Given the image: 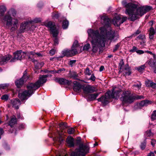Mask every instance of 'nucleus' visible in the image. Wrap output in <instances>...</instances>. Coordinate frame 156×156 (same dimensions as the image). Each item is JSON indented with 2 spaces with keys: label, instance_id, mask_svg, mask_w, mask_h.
Instances as JSON below:
<instances>
[{
  "label": "nucleus",
  "instance_id": "49530a36",
  "mask_svg": "<svg viewBox=\"0 0 156 156\" xmlns=\"http://www.w3.org/2000/svg\"><path fill=\"white\" fill-rule=\"evenodd\" d=\"M152 83V82L151 81L148 80L145 82V84L147 87L151 86V87Z\"/></svg>",
  "mask_w": 156,
  "mask_h": 156
},
{
  "label": "nucleus",
  "instance_id": "680f3d73",
  "mask_svg": "<svg viewBox=\"0 0 156 156\" xmlns=\"http://www.w3.org/2000/svg\"><path fill=\"white\" fill-rule=\"evenodd\" d=\"M41 20L40 18H35L33 21V22L35 23H38Z\"/></svg>",
  "mask_w": 156,
  "mask_h": 156
},
{
  "label": "nucleus",
  "instance_id": "9d476101",
  "mask_svg": "<svg viewBox=\"0 0 156 156\" xmlns=\"http://www.w3.org/2000/svg\"><path fill=\"white\" fill-rule=\"evenodd\" d=\"M111 94V91H109L107 92L104 96H102L101 98L98 99L99 101L101 102L103 105H106L107 104L109 101L108 100L111 98L110 94Z\"/></svg>",
  "mask_w": 156,
  "mask_h": 156
},
{
  "label": "nucleus",
  "instance_id": "bf43d9fd",
  "mask_svg": "<svg viewBox=\"0 0 156 156\" xmlns=\"http://www.w3.org/2000/svg\"><path fill=\"white\" fill-rule=\"evenodd\" d=\"M151 87L156 89V83L152 82L151 83Z\"/></svg>",
  "mask_w": 156,
  "mask_h": 156
},
{
  "label": "nucleus",
  "instance_id": "4c0bfd02",
  "mask_svg": "<svg viewBox=\"0 0 156 156\" xmlns=\"http://www.w3.org/2000/svg\"><path fill=\"white\" fill-rule=\"evenodd\" d=\"M120 44V43H118L115 46L114 49L113 50V52H115L119 48Z\"/></svg>",
  "mask_w": 156,
  "mask_h": 156
},
{
  "label": "nucleus",
  "instance_id": "4be33fe9",
  "mask_svg": "<svg viewBox=\"0 0 156 156\" xmlns=\"http://www.w3.org/2000/svg\"><path fill=\"white\" fill-rule=\"evenodd\" d=\"M66 142L68 146L70 147H73L74 146V139L71 137H67Z\"/></svg>",
  "mask_w": 156,
  "mask_h": 156
},
{
  "label": "nucleus",
  "instance_id": "6ab92c4d",
  "mask_svg": "<svg viewBox=\"0 0 156 156\" xmlns=\"http://www.w3.org/2000/svg\"><path fill=\"white\" fill-rule=\"evenodd\" d=\"M152 102L147 100H144L140 102L138 104V106L140 108H141L144 106H147L151 104Z\"/></svg>",
  "mask_w": 156,
  "mask_h": 156
},
{
  "label": "nucleus",
  "instance_id": "58836bf2",
  "mask_svg": "<svg viewBox=\"0 0 156 156\" xmlns=\"http://www.w3.org/2000/svg\"><path fill=\"white\" fill-rule=\"evenodd\" d=\"M134 98V100L136 99H144V97L143 95H136L133 96Z\"/></svg>",
  "mask_w": 156,
  "mask_h": 156
},
{
  "label": "nucleus",
  "instance_id": "f3484780",
  "mask_svg": "<svg viewBox=\"0 0 156 156\" xmlns=\"http://www.w3.org/2000/svg\"><path fill=\"white\" fill-rule=\"evenodd\" d=\"M55 81L60 84L69 85L70 84V82L68 80L63 78H56L55 79Z\"/></svg>",
  "mask_w": 156,
  "mask_h": 156
},
{
  "label": "nucleus",
  "instance_id": "c03bdc74",
  "mask_svg": "<svg viewBox=\"0 0 156 156\" xmlns=\"http://www.w3.org/2000/svg\"><path fill=\"white\" fill-rule=\"evenodd\" d=\"M58 35H57L56 36H53L54 37V44L55 45L58 44V39L57 38V36Z\"/></svg>",
  "mask_w": 156,
  "mask_h": 156
},
{
  "label": "nucleus",
  "instance_id": "774afa93",
  "mask_svg": "<svg viewBox=\"0 0 156 156\" xmlns=\"http://www.w3.org/2000/svg\"><path fill=\"white\" fill-rule=\"evenodd\" d=\"M145 43V40H141V41H140V44L141 45L144 46V45Z\"/></svg>",
  "mask_w": 156,
  "mask_h": 156
},
{
  "label": "nucleus",
  "instance_id": "7c9ffc66",
  "mask_svg": "<svg viewBox=\"0 0 156 156\" xmlns=\"http://www.w3.org/2000/svg\"><path fill=\"white\" fill-rule=\"evenodd\" d=\"M69 25V22L67 20H64L62 23V27L63 29H66L67 28Z\"/></svg>",
  "mask_w": 156,
  "mask_h": 156
},
{
  "label": "nucleus",
  "instance_id": "20e7f679",
  "mask_svg": "<svg viewBox=\"0 0 156 156\" xmlns=\"http://www.w3.org/2000/svg\"><path fill=\"white\" fill-rule=\"evenodd\" d=\"M75 143L77 145H79V148L72 152L70 154V156H85L89 152V146L87 144H84L79 141L76 140Z\"/></svg>",
  "mask_w": 156,
  "mask_h": 156
},
{
  "label": "nucleus",
  "instance_id": "dca6fc26",
  "mask_svg": "<svg viewBox=\"0 0 156 156\" xmlns=\"http://www.w3.org/2000/svg\"><path fill=\"white\" fill-rule=\"evenodd\" d=\"M82 87V85L79 82L76 81L73 82V88L74 91L79 92L80 91Z\"/></svg>",
  "mask_w": 156,
  "mask_h": 156
},
{
  "label": "nucleus",
  "instance_id": "aec40b11",
  "mask_svg": "<svg viewBox=\"0 0 156 156\" xmlns=\"http://www.w3.org/2000/svg\"><path fill=\"white\" fill-rule=\"evenodd\" d=\"M11 101L13 107L16 109L19 108V106L21 104V103L18 99L12 100Z\"/></svg>",
  "mask_w": 156,
  "mask_h": 156
},
{
  "label": "nucleus",
  "instance_id": "f8f14e48",
  "mask_svg": "<svg viewBox=\"0 0 156 156\" xmlns=\"http://www.w3.org/2000/svg\"><path fill=\"white\" fill-rule=\"evenodd\" d=\"M121 91V89L116 87L113 88L112 92H111V94H110L111 98L118 99L119 98Z\"/></svg>",
  "mask_w": 156,
  "mask_h": 156
},
{
  "label": "nucleus",
  "instance_id": "5701e85b",
  "mask_svg": "<svg viewBox=\"0 0 156 156\" xmlns=\"http://www.w3.org/2000/svg\"><path fill=\"white\" fill-rule=\"evenodd\" d=\"M154 59H151L149 64L151 66L154 67L156 66V57L154 54L153 55Z\"/></svg>",
  "mask_w": 156,
  "mask_h": 156
},
{
  "label": "nucleus",
  "instance_id": "a211bd4d",
  "mask_svg": "<svg viewBox=\"0 0 156 156\" xmlns=\"http://www.w3.org/2000/svg\"><path fill=\"white\" fill-rule=\"evenodd\" d=\"M12 57V56L9 55L3 56L1 58V61H0V64L3 65L5 64L11 59Z\"/></svg>",
  "mask_w": 156,
  "mask_h": 156
},
{
  "label": "nucleus",
  "instance_id": "79ce46f5",
  "mask_svg": "<svg viewBox=\"0 0 156 156\" xmlns=\"http://www.w3.org/2000/svg\"><path fill=\"white\" fill-rule=\"evenodd\" d=\"M78 46V42L77 41H75L73 44L72 49H74V48L77 47Z\"/></svg>",
  "mask_w": 156,
  "mask_h": 156
},
{
  "label": "nucleus",
  "instance_id": "473e14b6",
  "mask_svg": "<svg viewBox=\"0 0 156 156\" xmlns=\"http://www.w3.org/2000/svg\"><path fill=\"white\" fill-rule=\"evenodd\" d=\"M152 135L150 130L147 131L144 134V137L146 139L148 137H150Z\"/></svg>",
  "mask_w": 156,
  "mask_h": 156
},
{
  "label": "nucleus",
  "instance_id": "bb28decb",
  "mask_svg": "<svg viewBox=\"0 0 156 156\" xmlns=\"http://www.w3.org/2000/svg\"><path fill=\"white\" fill-rule=\"evenodd\" d=\"M124 72L126 75H129L131 74L130 68L129 66H126L124 69Z\"/></svg>",
  "mask_w": 156,
  "mask_h": 156
},
{
  "label": "nucleus",
  "instance_id": "a18cd8bd",
  "mask_svg": "<svg viewBox=\"0 0 156 156\" xmlns=\"http://www.w3.org/2000/svg\"><path fill=\"white\" fill-rule=\"evenodd\" d=\"M85 73V74L89 76L91 75V73L90 72V70L88 68H87L86 69Z\"/></svg>",
  "mask_w": 156,
  "mask_h": 156
},
{
  "label": "nucleus",
  "instance_id": "de8ad7c7",
  "mask_svg": "<svg viewBox=\"0 0 156 156\" xmlns=\"http://www.w3.org/2000/svg\"><path fill=\"white\" fill-rule=\"evenodd\" d=\"M154 33L155 32L154 28L152 27H151L149 30V34L154 35Z\"/></svg>",
  "mask_w": 156,
  "mask_h": 156
},
{
  "label": "nucleus",
  "instance_id": "9b49d317",
  "mask_svg": "<svg viewBox=\"0 0 156 156\" xmlns=\"http://www.w3.org/2000/svg\"><path fill=\"white\" fill-rule=\"evenodd\" d=\"M77 53V50L75 49H72L71 50L65 49L62 52V54L63 56L62 57L65 56L71 57L75 55Z\"/></svg>",
  "mask_w": 156,
  "mask_h": 156
},
{
  "label": "nucleus",
  "instance_id": "a878e982",
  "mask_svg": "<svg viewBox=\"0 0 156 156\" xmlns=\"http://www.w3.org/2000/svg\"><path fill=\"white\" fill-rule=\"evenodd\" d=\"M6 11V7L3 5L0 6V16H2Z\"/></svg>",
  "mask_w": 156,
  "mask_h": 156
},
{
  "label": "nucleus",
  "instance_id": "7ed1b4c3",
  "mask_svg": "<svg viewBox=\"0 0 156 156\" xmlns=\"http://www.w3.org/2000/svg\"><path fill=\"white\" fill-rule=\"evenodd\" d=\"M48 76V75H40L39 80L36 82L34 83H30L27 86V90H24L22 93L19 94V98L22 101L27 99V97L30 96L35 90L40 87L41 84L46 82L47 78Z\"/></svg>",
  "mask_w": 156,
  "mask_h": 156
},
{
  "label": "nucleus",
  "instance_id": "72a5a7b5",
  "mask_svg": "<svg viewBox=\"0 0 156 156\" xmlns=\"http://www.w3.org/2000/svg\"><path fill=\"white\" fill-rule=\"evenodd\" d=\"M51 16L53 19H57L58 18L59 15L58 13L55 12L52 13Z\"/></svg>",
  "mask_w": 156,
  "mask_h": 156
},
{
  "label": "nucleus",
  "instance_id": "2eb2a0df",
  "mask_svg": "<svg viewBox=\"0 0 156 156\" xmlns=\"http://www.w3.org/2000/svg\"><path fill=\"white\" fill-rule=\"evenodd\" d=\"M27 55L28 57V59L29 60L32 61L35 64L37 63V61L34 58L36 57L35 52L34 51L28 52L27 53Z\"/></svg>",
  "mask_w": 156,
  "mask_h": 156
},
{
  "label": "nucleus",
  "instance_id": "37998d69",
  "mask_svg": "<svg viewBox=\"0 0 156 156\" xmlns=\"http://www.w3.org/2000/svg\"><path fill=\"white\" fill-rule=\"evenodd\" d=\"M8 87L7 84H0V89H4Z\"/></svg>",
  "mask_w": 156,
  "mask_h": 156
},
{
  "label": "nucleus",
  "instance_id": "1a4fd4ad",
  "mask_svg": "<svg viewBox=\"0 0 156 156\" xmlns=\"http://www.w3.org/2000/svg\"><path fill=\"white\" fill-rule=\"evenodd\" d=\"M29 78L27 74L26 71L24 72L22 77L19 80L15 82V84L18 87H20Z\"/></svg>",
  "mask_w": 156,
  "mask_h": 156
},
{
  "label": "nucleus",
  "instance_id": "864d4df0",
  "mask_svg": "<svg viewBox=\"0 0 156 156\" xmlns=\"http://www.w3.org/2000/svg\"><path fill=\"white\" fill-rule=\"evenodd\" d=\"M96 77L94 76V75L93 74L91 75L90 77L89 78V80H92V81H94L95 80Z\"/></svg>",
  "mask_w": 156,
  "mask_h": 156
},
{
  "label": "nucleus",
  "instance_id": "603ef678",
  "mask_svg": "<svg viewBox=\"0 0 156 156\" xmlns=\"http://www.w3.org/2000/svg\"><path fill=\"white\" fill-rule=\"evenodd\" d=\"M76 62V60H71L69 62V65L72 66Z\"/></svg>",
  "mask_w": 156,
  "mask_h": 156
},
{
  "label": "nucleus",
  "instance_id": "a19ab883",
  "mask_svg": "<svg viewBox=\"0 0 156 156\" xmlns=\"http://www.w3.org/2000/svg\"><path fill=\"white\" fill-rule=\"evenodd\" d=\"M9 98V96L6 94H5L2 95L1 98V99L2 100H5V101H7L8 100Z\"/></svg>",
  "mask_w": 156,
  "mask_h": 156
},
{
  "label": "nucleus",
  "instance_id": "4d7b16f0",
  "mask_svg": "<svg viewBox=\"0 0 156 156\" xmlns=\"http://www.w3.org/2000/svg\"><path fill=\"white\" fill-rule=\"evenodd\" d=\"M65 70V69L64 68H61L56 70V72H55L56 73H61L62 71H64Z\"/></svg>",
  "mask_w": 156,
  "mask_h": 156
},
{
  "label": "nucleus",
  "instance_id": "423d86ee",
  "mask_svg": "<svg viewBox=\"0 0 156 156\" xmlns=\"http://www.w3.org/2000/svg\"><path fill=\"white\" fill-rule=\"evenodd\" d=\"M120 99L123 104H130L134 101V98L130 91L126 90L121 94Z\"/></svg>",
  "mask_w": 156,
  "mask_h": 156
},
{
  "label": "nucleus",
  "instance_id": "6e6d98bb",
  "mask_svg": "<svg viewBox=\"0 0 156 156\" xmlns=\"http://www.w3.org/2000/svg\"><path fill=\"white\" fill-rule=\"evenodd\" d=\"M55 50L54 49H53L49 51L50 54L51 55H54L55 54Z\"/></svg>",
  "mask_w": 156,
  "mask_h": 156
},
{
  "label": "nucleus",
  "instance_id": "f704fd0d",
  "mask_svg": "<svg viewBox=\"0 0 156 156\" xmlns=\"http://www.w3.org/2000/svg\"><path fill=\"white\" fill-rule=\"evenodd\" d=\"M151 119L152 120H154L156 119V111H153L151 116Z\"/></svg>",
  "mask_w": 156,
  "mask_h": 156
},
{
  "label": "nucleus",
  "instance_id": "5fc2aeb1",
  "mask_svg": "<svg viewBox=\"0 0 156 156\" xmlns=\"http://www.w3.org/2000/svg\"><path fill=\"white\" fill-rule=\"evenodd\" d=\"M127 18L126 16L123 17L122 18V19H121V23H123L125 21L127 20Z\"/></svg>",
  "mask_w": 156,
  "mask_h": 156
},
{
  "label": "nucleus",
  "instance_id": "39448f33",
  "mask_svg": "<svg viewBox=\"0 0 156 156\" xmlns=\"http://www.w3.org/2000/svg\"><path fill=\"white\" fill-rule=\"evenodd\" d=\"M3 22L6 24V26L9 28L11 27V31L15 30L19 26V21L18 19L12 18L9 14L4 16L2 19Z\"/></svg>",
  "mask_w": 156,
  "mask_h": 156
},
{
  "label": "nucleus",
  "instance_id": "6e6552de",
  "mask_svg": "<svg viewBox=\"0 0 156 156\" xmlns=\"http://www.w3.org/2000/svg\"><path fill=\"white\" fill-rule=\"evenodd\" d=\"M45 26L49 28L51 33L53 36H56L59 33L58 29L56 27L55 23L51 21L45 24Z\"/></svg>",
  "mask_w": 156,
  "mask_h": 156
},
{
  "label": "nucleus",
  "instance_id": "0e129e2a",
  "mask_svg": "<svg viewBox=\"0 0 156 156\" xmlns=\"http://www.w3.org/2000/svg\"><path fill=\"white\" fill-rule=\"evenodd\" d=\"M146 146V144L144 143V144H141V148L142 149H144L145 148Z\"/></svg>",
  "mask_w": 156,
  "mask_h": 156
},
{
  "label": "nucleus",
  "instance_id": "ea45409f",
  "mask_svg": "<svg viewBox=\"0 0 156 156\" xmlns=\"http://www.w3.org/2000/svg\"><path fill=\"white\" fill-rule=\"evenodd\" d=\"M38 65H40V66H37V65H36L35 66V68L36 69H40L43 66L44 63L43 62L38 63Z\"/></svg>",
  "mask_w": 156,
  "mask_h": 156
},
{
  "label": "nucleus",
  "instance_id": "412c9836",
  "mask_svg": "<svg viewBox=\"0 0 156 156\" xmlns=\"http://www.w3.org/2000/svg\"><path fill=\"white\" fill-rule=\"evenodd\" d=\"M121 22V17L119 16H115L112 20L113 23L115 26H119L122 24Z\"/></svg>",
  "mask_w": 156,
  "mask_h": 156
},
{
  "label": "nucleus",
  "instance_id": "338daca9",
  "mask_svg": "<svg viewBox=\"0 0 156 156\" xmlns=\"http://www.w3.org/2000/svg\"><path fill=\"white\" fill-rule=\"evenodd\" d=\"M147 156H155L153 152H151L150 153H149L148 155H147Z\"/></svg>",
  "mask_w": 156,
  "mask_h": 156
},
{
  "label": "nucleus",
  "instance_id": "b1692460",
  "mask_svg": "<svg viewBox=\"0 0 156 156\" xmlns=\"http://www.w3.org/2000/svg\"><path fill=\"white\" fill-rule=\"evenodd\" d=\"M16 122V118L15 116H14L12 117L9 121V125L11 127H12L13 125L15 124Z\"/></svg>",
  "mask_w": 156,
  "mask_h": 156
},
{
  "label": "nucleus",
  "instance_id": "f03ea898",
  "mask_svg": "<svg viewBox=\"0 0 156 156\" xmlns=\"http://www.w3.org/2000/svg\"><path fill=\"white\" fill-rule=\"evenodd\" d=\"M123 4V5L126 8V14L128 15V19L132 21L135 20L138 18V16H142L152 9L149 6L140 7L137 9V6L136 5L131 3L126 4V2Z\"/></svg>",
  "mask_w": 156,
  "mask_h": 156
},
{
  "label": "nucleus",
  "instance_id": "cd10ccee",
  "mask_svg": "<svg viewBox=\"0 0 156 156\" xmlns=\"http://www.w3.org/2000/svg\"><path fill=\"white\" fill-rule=\"evenodd\" d=\"M141 84L140 82L138 83H135L133 85V87L134 89L135 90H139L141 88Z\"/></svg>",
  "mask_w": 156,
  "mask_h": 156
},
{
  "label": "nucleus",
  "instance_id": "ddd939ff",
  "mask_svg": "<svg viewBox=\"0 0 156 156\" xmlns=\"http://www.w3.org/2000/svg\"><path fill=\"white\" fill-rule=\"evenodd\" d=\"M83 90L86 94L92 93L97 90L94 87L90 85L84 86L83 87Z\"/></svg>",
  "mask_w": 156,
  "mask_h": 156
},
{
  "label": "nucleus",
  "instance_id": "c756f323",
  "mask_svg": "<svg viewBox=\"0 0 156 156\" xmlns=\"http://www.w3.org/2000/svg\"><path fill=\"white\" fill-rule=\"evenodd\" d=\"M145 68L146 66L145 65H143L140 66L136 67L135 69L137 70L140 72H141Z\"/></svg>",
  "mask_w": 156,
  "mask_h": 156
},
{
  "label": "nucleus",
  "instance_id": "e433bc0d",
  "mask_svg": "<svg viewBox=\"0 0 156 156\" xmlns=\"http://www.w3.org/2000/svg\"><path fill=\"white\" fill-rule=\"evenodd\" d=\"M74 129L73 128H69L68 129L67 132L69 134H71L74 133Z\"/></svg>",
  "mask_w": 156,
  "mask_h": 156
},
{
  "label": "nucleus",
  "instance_id": "0eeeda50",
  "mask_svg": "<svg viewBox=\"0 0 156 156\" xmlns=\"http://www.w3.org/2000/svg\"><path fill=\"white\" fill-rule=\"evenodd\" d=\"M22 51V50H19L16 51L14 53V57L10 61L11 62H13L16 61V60H20L25 57L27 55V53Z\"/></svg>",
  "mask_w": 156,
  "mask_h": 156
},
{
  "label": "nucleus",
  "instance_id": "052dcab7",
  "mask_svg": "<svg viewBox=\"0 0 156 156\" xmlns=\"http://www.w3.org/2000/svg\"><path fill=\"white\" fill-rule=\"evenodd\" d=\"M151 145L153 146H154V145L156 143V141L152 139L151 140Z\"/></svg>",
  "mask_w": 156,
  "mask_h": 156
},
{
  "label": "nucleus",
  "instance_id": "c85d7f7f",
  "mask_svg": "<svg viewBox=\"0 0 156 156\" xmlns=\"http://www.w3.org/2000/svg\"><path fill=\"white\" fill-rule=\"evenodd\" d=\"M78 76L76 72H73L70 73V77L75 80H78Z\"/></svg>",
  "mask_w": 156,
  "mask_h": 156
},
{
  "label": "nucleus",
  "instance_id": "2f4dec72",
  "mask_svg": "<svg viewBox=\"0 0 156 156\" xmlns=\"http://www.w3.org/2000/svg\"><path fill=\"white\" fill-rule=\"evenodd\" d=\"M59 127L61 129H64L67 128V124L65 122H62L59 124Z\"/></svg>",
  "mask_w": 156,
  "mask_h": 156
},
{
  "label": "nucleus",
  "instance_id": "f257e3e1",
  "mask_svg": "<svg viewBox=\"0 0 156 156\" xmlns=\"http://www.w3.org/2000/svg\"><path fill=\"white\" fill-rule=\"evenodd\" d=\"M102 21L104 26H109L110 23V20L106 16L101 17ZM101 30L100 34L98 30L89 29L87 30L89 38H91L90 42L91 44L92 51L94 53L97 52L98 49L101 47L105 46L106 41L110 40L111 41H115L117 39L115 33L112 31L107 33L105 34L106 32V28L105 27L99 28Z\"/></svg>",
  "mask_w": 156,
  "mask_h": 156
},
{
  "label": "nucleus",
  "instance_id": "3c124183",
  "mask_svg": "<svg viewBox=\"0 0 156 156\" xmlns=\"http://www.w3.org/2000/svg\"><path fill=\"white\" fill-rule=\"evenodd\" d=\"M137 48L135 46H133L132 48L129 51L130 52H133L135 51L136 52V51H137Z\"/></svg>",
  "mask_w": 156,
  "mask_h": 156
},
{
  "label": "nucleus",
  "instance_id": "13d9d810",
  "mask_svg": "<svg viewBox=\"0 0 156 156\" xmlns=\"http://www.w3.org/2000/svg\"><path fill=\"white\" fill-rule=\"evenodd\" d=\"M124 65V63L122 59L121 60L119 63V66H120V69H121L122 66Z\"/></svg>",
  "mask_w": 156,
  "mask_h": 156
},
{
  "label": "nucleus",
  "instance_id": "69168bd1",
  "mask_svg": "<svg viewBox=\"0 0 156 156\" xmlns=\"http://www.w3.org/2000/svg\"><path fill=\"white\" fill-rule=\"evenodd\" d=\"M4 133V131L2 129L0 128V139L1 138V136Z\"/></svg>",
  "mask_w": 156,
  "mask_h": 156
},
{
  "label": "nucleus",
  "instance_id": "8fccbe9b",
  "mask_svg": "<svg viewBox=\"0 0 156 156\" xmlns=\"http://www.w3.org/2000/svg\"><path fill=\"white\" fill-rule=\"evenodd\" d=\"M140 33V31L139 30H137L135 33L133 34L131 36L132 37H135Z\"/></svg>",
  "mask_w": 156,
  "mask_h": 156
},
{
  "label": "nucleus",
  "instance_id": "c9c22d12",
  "mask_svg": "<svg viewBox=\"0 0 156 156\" xmlns=\"http://www.w3.org/2000/svg\"><path fill=\"white\" fill-rule=\"evenodd\" d=\"M90 44H85L83 48V49L84 50H85L87 51L90 48Z\"/></svg>",
  "mask_w": 156,
  "mask_h": 156
},
{
  "label": "nucleus",
  "instance_id": "4468645a",
  "mask_svg": "<svg viewBox=\"0 0 156 156\" xmlns=\"http://www.w3.org/2000/svg\"><path fill=\"white\" fill-rule=\"evenodd\" d=\"M32 22V21H29L24 22L21 23L20 27V29L21 31L23 32L25 31V30H28L30 28V24Z\"/></svg>",
  "mask_w": 156,
  "mask_h": 156
},
{
  "label": "nucleus",
  "instance_id": "393cba45",
  "mask_svg": "<svg viewBox=\"0 0 156 156\" xmlns=\"http://www.w3.org/2000/svg\"><path fill=\"white\" fill-rule=\"evenodd\" d=\"M98 95V93L93 94L89 95L88 98L90 100L92 101L95 100Z\"/></svg>",
  "mask_w": 156,
  "mask_h": 156
},
{
  "label": "nucleus",
  "instance_id": "09e8293b",
  "mask_svg": "<svg viewBox=\"0 0 156 156\" xmlns=\"http://www.w3.org/2000/svg\"><path fill=\"white\" fill-rule=\"evenodd\" d=\"M137 38H138L140 40H145V37L144 35H140L137 37Z\"/></svg>",
  "mask_w": 156,
  "mask_h": 156
},
{
  "label": "nucleus",
  "instance_id": "e2e57ef3",
  "mask_svg": "<svg viewBox=\"0 0 156 156\" xmlns=\"http://www.w3.org/2000/svg\"><path fill=\"white\" fill-rule=\"evenodd\" d=\"M136 52L137 53L139 54H142L144 53V51L141 50H137L136 51Z\"/></svg>",
  "mask_w": 156,
  "mask_h": 156
}]
</instances>
